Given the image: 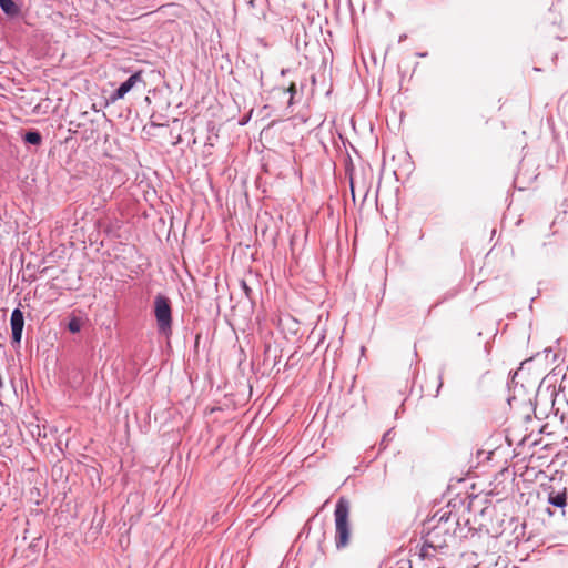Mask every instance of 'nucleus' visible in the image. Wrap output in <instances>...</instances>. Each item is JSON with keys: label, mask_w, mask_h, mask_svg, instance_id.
Segmentation results:
<instances>
[{"label": "nucleus", "mask_w": 568, "mask_h": 568, "mask_svg": "<svg viewBox=\"0 0 568 568\" xmlns=\"http://www.w3.org/2000/svg\"><path fill=\"white\" fill-rule=\"evenodd\" d=\"M458 527V521L449 511L435 514L426 523V542L433 548H443L453 539Z\"/></svg>", "instance_id": "nucleus-1"}, {"label": "nucleus", "mask_w": 568, "mask_h": 568, "mask_svg": "<svg viewBox=\"0 0 568 568\" xmlns=\"http://www.w3.org/2000/svg\"><path fill=\"white\" fill-rule=\"evenodd\" d=\"M335 544L338 549L345 548L351 539L349 503L346 498L338 499L335 511Z\"/></svg>", "instance_id": "nucleus-2"}, {"label": "nucleus", "mask_w": 568, "mask_h": 568, "mask_svg": "<svg viewBox=\"0 0 568 568\" xmlns=\"http://www.w3.org/2000/svg\"><path fill=\"white\" fill-rule=\"evenodd\" d=\"M154 315L159 332L169 337L172 334V308L166 296L161 294L155 296Z\"/></svg>", "instance_id": "nucleus-3"}, {"label": "nucleus", "mask_w": 568, "mask_h": 568, "mask_svg": "<svg viewBox=\"0 0 568 568\" xmlns=\"http://www.w3.org/2000/svg\"><path fill=\"white\" fill-rule=\"evenodd\" d=\"M138 83L145 85L143 80V71H136L125 82H123L111 95V100L118 101L125 97Z\"/></svg>", "instance_id": "nucleus-4"}, {"label": "nucleus", "mask_w": 568, "mask_h": 568, "mask_svg": "<svg viewBox=\"0 0 568 568\" xmlns=\"http://www.w3.org/2000/svg\"><path fill=\"white\" fill-rule=\"evenodd\" d=\"M10 325L12 331V342L14 344H20L24 326V318L21 310H13L10 318Z\"/></svg>", "instance_id": "nucleus-5"}, {"label": "nucleus", "mask_w": 568, "mask_h": 568, "mask_svg": "<svg viewBox=\"0 0 568 568\" xmlns=\"http://www.w3.org/2000/svg\"><path fill=\"white\" fill-rule=\"evenodd\" d=\"M548 503L556 507L564 508L567 505L566 488H564L562 490H559V491L551 490L548 495Z\"/></svg>", "instance_id": "nucleus-6"}, {"label": "nucleus", "mask_w": 568, "mask_h": 568, "mask_svg": "<svg viewBox=\"0 0 568 568\" xmlns=\"http://www.w3.org/2000/svg\"><path fill=\"white\" fill-rule=\"evenodd\" d=\"M0 8L4 13L11 17L19 13V8L12 0H0Z\"/></svg>", "instance_id": "nucleus-7"}, {"label": "nucleus", "mask_w": 568, "mask_h": 568, "mask_svg": "<svg viewBox=\"0 0 568 568\" xmlns=\"http://www.w3.org/2000/svg\"><path fill=\"white\" fill-rule=\"evenodd\" d=\"M427 383L432 388H434L433 396H437L440 387L443 386V379L440 375H433L428 378Z\"/></svg>", "instance_id": "nucleus-8"}, {"label": "nucleus", "mask_w": 568, "mask_h": 568, "mask_svg": "<svg viewBox=\"0 0 568 568\" xmlns=\"http://www.w3.org/2000/svg\"><path fill=\"white\" fill-rule=\"evenodd\" d=\"M24 141L33 145H39L42 142V136L37 131H29L24 135Z\"/></svg>", "instance_id": "nucleus-9"}, {"label": "nucleus", "mask_w": 568, "mask_h": 568, "mask_svg": "<svg viewBox=\"0 0 568 568\" xmlns=\"http://www.w3.org/2000/svg\"><path fill=\"white\" fill-rule=\"evenodd\" d=\"M82 328V321L79 317H72L68 324V329L71 333H79Z\"/></svg>", "instance_id": "nucleus-10"}]
</instances>
